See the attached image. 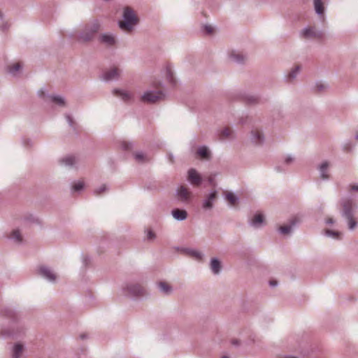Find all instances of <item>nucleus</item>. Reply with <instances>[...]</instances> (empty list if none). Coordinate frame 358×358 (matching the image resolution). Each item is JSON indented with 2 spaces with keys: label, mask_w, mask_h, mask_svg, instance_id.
Returning a JSON list of instances; mask_svg holds the SVG:
<instances>
[{
  "label": "nucleus",
  "mask_w": 358,
  "mask_h": 358,
  "mask_svg": "<svg viewBox=\"0 0 358 358\" xmlns=\"http://www.w3.org/2000/svg\"><path fill=\"white\" fill-rule=\"evenodd\" d=\"M124 20L119 22L120 27L122 30L130 32L133 27L138 23V18L134 11L127 7L124 10Z\"/></svg>",
  "instance_id": "f257e3e1"
},
{
  "label": "nucleus",
  "mask_w": 358,
  "mask_h": 358,
  "mask_svg": "<svg viewBox=\"0 0 358 358\" xmlns=\"http://www.w3.org/2000/svg\"><path fill=\"white\" fill-rule=\"evenodd\" d=\"M352 201L351 200H346L343 204V215L347 219L348 228L353 229L357 226V221L353 217L352 214Z\"/></svg>",
  "instance_id": "f03ea898"
},
{
  "label": "nucleus",
  "mask_w": 358,
  "mask_h": 358,
  "mask_svg": "<svg viewBox=\"0 0 358 358\" xmlns=\"http://www.w3.org/2000/svg\"><path fill=\"white\" fill-rule=\"evenodd\" d=\"M100 27L98 22L95 21L90 24H87L85 30L80 35V39L84 41L91 40L94 35L99 31Z\"/></svg>",
  "instance_id": "7ed1b4c3"
},
{
  "label": "nucleus",
  "mask_w": 358,
  "mask_h": 358,
  "mask_svg": "<svg viewBox=\"0 0 358 358\" xmlns=\"http://www.w3.org/2000/svg\"><path fill=\"white\" fill-rule=\"evenodd\" d=\"M163 94L160 91L157 92H146L142 96L141 101L145 103H155L162 99Z\"/></svg>",
  "instance_id": "20e7f679"
},
{
  "label": "nucleus",
  "mask_w": 358,
  "mask_h": 358,
  "mask_svg": "<svg viewBox=\"0 0 358 358\" xmlns=\"http://www.w3.org/2000/svg\"><path fill=\"white\" fill-rule=\"evenodd\" d=\"M302 36L304 38L320 39L322 38L323 33L316 31L314 27H309L303 31Z\"/></svg>",
  "instance_id": "39448f33"
},
{
  "label": "nucleus",
  "mask_w": 358,
  "mask_h": 358,
  "mask_svg": "<svg viewBox=\"0 0 358 358\" xmlns=\"http://www.w3.org/2000/svg\"><path fill=\"white\" fill-rule=\"evenodd\" d=\"M188 180L192 185L199 186L201 183V177L195 169H192L188 171Z\"/></svg>",
  "instance_id": "423d86ee"
},
{
  "label": "nucleus",
  "mask_w": 358,
  "mask_h": 358,
  "mask_svg": "<svg viewBox=\"0 0 358 358\" xmlns=\"http://www.w3.org/2000/svg\"><path fill=\"white\" fill-rule=\"evenodd\" d=\"M129 294L134 296H143L145 293L143 287L140 285H131L127 287Z\"/></svg>",
  "instance_id": "0eeeda50"
},
{
  "label": "nucleus",
  "mask_w": 358,
  "mask_h": 358,
  "mask_svg": "<svg viewBox=\"0 0 358 358\" xmlns=\"http://www.w3.org/2000/svg\"><path fill=\"white\" fill-rule=\"evenodd\" d=\"M119 76L120 70L117 68L114 67L104 73L103 78L106 80H110L117 78Z\"/></svg>",
  "instance_id": "6e6552de"
},
{
  "label": "nucleus",
  "mask_w": 358,
  "mask_h": 358,
  "mask_svg": "<svg viewBox=\"0 0 358 358\" xmlns=\"http://www.w3.org/2000/svg\"><path fill=\"white\" fill-rule=\"evenodd\" d=\"M178 196L182 200L186 201L190 198L191 192L186 186L182 185L178 189Z\"/></svg>",
  "instance_id": "1a4fd4ad"
},
{
  "label": "nucleus",
  "mask_w": 358,
  "mask_h": 358,
  "mask_svg": "<svg viewBox=\"0 0 358 358\" xmlns=\"http://www.w3.org/2000/svg\"><path fill=\"white\" fill-rule=\"evenodd\" d=\"M40 273L43 277L46 278L49 280L53 281L56 278L55 274L46 267H41Z\"/></svg>",
  "instance_id": "9d476101"
},
{
  "label": "nucleus",
  "mask_w": 358,
  "mask_h": 358,
  "mask_svg": "<svg viewBox=\"0 0 358 358\" xmlns=\"http://www.w3.org/2000/svg\"><path fill=\"white\" fill-rule=\"evenodd\" d=\"M299 222V218L297 217H294L291 220V225H283L280 227L279 229L282 234H287L290 232L292 226Z\"/></svg>",
  "instance_id": "9b49d317"
},
{
  "label": "nucleus",
  "mask_w": 358,
  "mask_h": 358,
  "mask_svg": "<svg viewBox=\"0 0 358 358\" xmlns=\"http://www.w3.org/2000/svg\"><path fill=\"white\" fill-rule=\"evenodd\" d=\"M101 41L107 45H113L115 43V38L110 34H103L101 36Z\"/></svg>",
  "instance_id": "f8f14e48"
},
{
  "label": "nucleus",
  "mask_w": 358,
  "mask_h": 358,
  "mask_svg": "<svg viewBox=\"0 0 358 358\" xmlns=\"http://www.w3.org/2000/svg\"><path fill=\"white\" fill-rule=\"evenodd\" d=\"M173 217L178 220H183L187 217V212L185 210L175 209L172 211Z\"/></svg>",
  "instance_id": "ddd939ff"
},
{
  "label": "nucleus",
  "mask_w": 358,
  "mask_h": 358,
  "mask_svg": "<svg viewBox=\"0 0 358 358\" xmlns=\"http://www.w3.org/2000/svg\"><path fill=\"white\" fill-rule=\"evenodd\" d=\"M217 197V193L215 192H212L204 201L203 207L204 208H210L213 207V201L215 200Z\"/></svg>",
  "instance_id": "4468645a"
},
{
  "label": "nucleus",
  "mask_w": 358,
  "mask_h": 358,
  "mask_svg": "<svg viewBox=\"0 0 358 358\" xmlns=\"http://www.w3.org/2000/svg\"><path fill=\"white\" fill-rule=\"evenodd\" d=\"M114 94L122 98L124 101H127L131 99V94L126 91L114 90Z\"/></svg>",
  "instance_id": "2eb2a0df"
},
{
  "label": "nucleus",
  "mask_w": 358,
  "mask_h": 358,
  "mask_svg": "<svg viewBox=\"0 0 358 358\" xmlns=\"http://www.w3.org/2000/svg\"><path fill=\"white\" fill-rule=\"evenodd\" d=\"M24 350L23 345L20 343H17L15 345L13 351V358H19L22 354Z\"/></svg>",
  "instance_id": "dca6fc26"
},
{
  "label": "nucleus",
  "mask_w": 358,
  "mask_h": 358,
  "mask_svg": "<svg viewBox=\"0 0 358 358\" xmlns=\"http://www.w3.org/2000/svg\"><path fill=\"white\" fill-rule=\"evenodd\" d=\"M225 198L228 203L232 206H235L237 203V197L236 195L231 192H227L225 193Z\"/></svg>",
  "instance_id": "f3484780"
},
{
  "label": "nucleus",
  "mask_w": 358,
  "mask_h": 358,
  "mask_svg": "<svg viewBox=\"0 0 358 358\" xmlns=\"http://www.w3.org/2000/svg\"><path fill=\"white\" fill-rule=\"evenodd\" d=\"M314 6L317 14L322 15L324 13V7L322 0H314Z\"/></svg>",
  "instance_id": "a211bd4d"
},
{
  "label": "nucleus",
  "mask_w": 358,
  "mask_h": 358,
  "mask_svg": "<svg viewBox=\"0 0 358 358\" xmlns=\"http://www.w3.org/2000/svg\"><path fill=\"white\" fill-rule=\"evenodd\" d=\"M210 268L214 273H218L221 268L220 262L217 259H213L210 263Z\"/></svg>",
  "instance_id": "6ab92c4d"
},
{
  "label": "nucleus",
  "mask_w": 358,
  "mask_h": 358,
  "mask_svg": "<svg viewBox=\"0 0 358 358\" xmlns=\"http://www.w3.org/2000/svg\"><path fill=\"white\" fill-rule=\"evenodd\" d=\"M264 222V216L261 213L256 214L252 219L251 223L252 225L257 227Z\"/></svg>",
  "instance_id": "aec40b11"
},
{
  "label": "nucleus",
  "mask_w": 358,
  "mask_h": 358,
  "mask_svg": "<svg viewBox=\"0 0 358 358\" xmlns=\"http://www.w3.org/2000/svg\"><path fill=\"white\" fill-rule=\"evenodd\" d=\"M232 134V130L229 127L224 128L220 134V138L222 140L229 138Z\"/></svg>",
  "instance_id": "412c9836"
},
{
  "label": "nucleus",
  "mask_w": 358,
  "mask_h": 358,
  "mask_svg": "<svg viewBox=\"0 0 358 358\" xmlns=\"http://www.w3.org/2000/svg\"><path fill=\"white\" fill-rule=\"evenodd\" d=\"M197 154L203 159H208L209 157V151L207 148L201 147L198 149Z\"/></svg>",
  "instance_id": "4be33fe9"
},
{
  "label": "nucleus",
  "mask_w": 358,
  "mask_h": 358,
  "mask_svg": "<svg viewBox=\"0 0 358 358\" xmlns=\"http://www.w3.org/2000/svg\"><path fill=\"white\" fill-rule=\"evenodd\" d=\"M20 69V63L17 62L8 66V71L12 74L15 75L16 73L19 71Z\"/></svg>",
  "instance_id": "5701e85b"
},
{
  "label": "nucleus",
  "mask_w": 358,
  "mask_h": 358,
  "mask_svg": "<svg viewBox=\"0 0 358 358\" xmlns=\"http://www.w3.org/2000/svg\"><path fill=\"white\" fill-rule=\"evenodd\" d=\"M252 135L254 137V141L256 143H260L262 141V132L257 129L252 131Z\"/></svg>",
  "instance_id": "b1692460"
},
{
  "label": "nucleus",
  "mask_w": 358,
  "mask_h": 358,
  "mask_svg": "<svg viewBox=\"0 0 358 358\" xmlns=\"http://www.w3.org/2000/svg\"><path fill=\"white\" fill-rule=\"evenodd\" d=\"M159 286L161 290L166 294H168L171 291V287H170V285L165 282H160L159 283Z\"/></svg>",
  "instance_id": "393cba45"
},
{
  "label": "nucleus",
  "mask_w": 358,
  "mask_h": 358,
  "mask_svg": "<svg viewBox=\"0 0 358 358\" xmlns=\"http://www.w3.org/2000/svg\"><path fill=\"white\" fill-rule=\"evenodd\" d=\"M328 166H329V163L328 162H324L320 166V169L321 176L324 179L328 178V177H329L328 175H327L325 173H326V170L328 168Z\"/></svg>",
  "instance_id": "a878e982"
},
{
  "label": "nucleus",
  "mask_w": 358,
  "mask_h": 358,
  "mask_svg": "<svg viewBox=\"0 0 358 358\" xmlns=\"http://www.w3.org/2000/svg\"><path fill=\"white\" fill-rule=\"evenodd\" d=\"M299 66H296L293 69H292V71L289 73L287 76L289 80H292L296 77L298 71H299Z\"/></svg>",
  "instance_id": "bb28decb"
},
{
  "label": "nucleus",
  "mask_w": 358,
  "mask_h": 358,
  "mask_svg": "<svg viewBox=\"0 0 358 358\" xmlns=\"http://www.w3.org/2000/svg\"><path fill=\"white\" fill-rule=\"evenodd\" d=\"M11 238L14 239L17 242H21L22 238L18 230H14L10 236Z\"/></svg>",
  "instance_id": "cd10ccee"
},
{
  "label": "nucleus",
  "mask_w": 358,
  "mask_h": 358,
  "mask_svg": "<svg viewBox=\"0 0 358 358\" xmlns=\"http://www.w3.org/2000/svg\"><path fill=\"white\" fill-rule=\"evenodd\" d=\"M135 159L138 162H145L148 161L149 159L147 158V157L143 154V153H136L135 154Z\"/></svg>",
  "instance_id": "c85d7f7f"
},
{
  "label": "nucleus",
  "mask_w": 358,
  "mask_h": 358,
  "mask_svg": "<svg viewBox=\"0 0 358 358\" xmlns=\"http://www.w3.org/2000/svg\"><path fill=\"white\" fill-rule=\"evenodd\" d=\"M326 234L337 239L341 238L342 235L341 233L338 231H334L329 229L326 230Z\"/></svg>",
  "instance_id": "c756f323"
},
{
  "label": "nucleus",
  "mask_w": 358,
  "mask_h": 358,
  "mask_svg": "<svg viewBox=\"0 0 358 358\" xmlns=\"http://www.w3.org/2000/svg\"><path fill=\"white\" fill-rule=\"evenodd\" d=\"M231 56L237 62H242L244 60V56L241 53L232 52Z\"/></svg>",
  "instance_id": "7c9ffc66"
},
{
  "label": "nucleus",
  "mask_w": 358,
  "mask_h": 358,
  "mask_svg": "<svg viewBox=\"0 0 358 358\" xmlns=\"http://www.w3.org/2000/svg\"><path fill=\"white\" fill-rule=\"evenodd\" d=\"M62 162L66 165H73L75 162V158L72 156L66 157L62 159Z\"/></svg>",
  "instance_id": "2f4dec72"
},
{
  "label": "nucleus",
  "mask_w": 358,
  "mask_h": 358,
  "mask_svg": "<svg viewBox=\"0 0 358 358\" xmlns=\"http://www.w3.org/2000/svg\"><path fill=\"white\" fill-rule=\"evenodd\" d=\"M189 255L196 260H201L202 257L201 254L199 252L195 250H191L189 252Z\"/></svg>",
  "instance_id": "473e14b6"
},
{
  "label": "nucleus",
  "mask_w": 358,
  "mask_h": 358,
  "mask_svg": "<svg viewBox=\"0 0 358 358\" xmlns=\"http://www.w3.org/2000/svg\"><path fill=\"white\" fill-rule=\"evenodd\" d=\"M84 187V182L83 181H78V182L75 183L73 186V189L74 191H79L82 189Z\"/></svg>",
  "instance_id": "72a5a7b5"
},
{
  "label": "nucleus",
  "mask_w": 358,
  "mask_h": 358,
  "mask_svg": "<svg viewBox=\"0 0 358 358\" xmlns=\"http://www.w3.org/2000/svg\"><path fill=\"white\" fill-rule=\"evenodd\" d=\"M166 76L171 83H173V73L171 67L168 66L166 69Z\"/></svg>",
  "instance_id": "f704fd0d"
},
{
  "label": "nucleus",
  "mask_w": 358,
  "mask_h": 358,
  "mask_svg": "<svg viewBox=\"0 0 358 358\" xmlns=\"http://www.w3.org/2000/svg\"><path fill=\"white\" fill-rule=\"evenodd\" d=\"M52 101L57 103V104H59V105H64V100L59 97V96H54L52 97Z\"/></svg>",
  "instance_id": "c9c22d12"
},
{
  "label": "nucleus",
  "mask_w": 358,
  "mask_h": 358,
  "mask_svg": "<svg viewBox=\"0 0 358 358\" xmlns=\"http://www.w3.org/2000/svg\"><path fill=\"white\" fill-rule=\"evenodd\" d=\"M204 30L208 34H211L214 32V28L211 25H205Z\"/></svg>",
  "instance_id": "e433bc0d"
},
{
  "label": "nucleus",
  "mask_w": 358,
  "mask_h": 358,
  "mask_svg": "<svg viewBox=\"0 0 358 358\" xmlns=\"http://www.w3.org/2000/svg\"><path fill=\"white\" fill-rule=\"evenodd\" d=\"M122 146L123 149H124L126 150H129L131 148V144L129 143H127V142H123L122 143Z\"/></svg>",
  "instance_id": "4c0bfd02"
},
{
  "label": "nucleus",
  "mask_w": 358,
  "mask_h": 358,
  "mask_svg": "<svg viewBox=\"0 0 358 358\" xmlns=\"http://www.w3.org/2000/svg\"><path fill=\"white\" fill-rule=\"evenodd\" d=\"M106 190V186L103 185L99 189H96L95 193L97 195L101 194L103 192Z\"/></svg>",
  "instance_id": "58836bf2"
},
{
  "label": "nucleus",
  "mask_w": 358,
  "mask_h": 358,
  "mask_svg": "<svg viewBox=\"0 0 358 358\" xmlns=\"http://www.w3.org/2000/svg\"><path fill=\"white\" fill-rule=\"evenodd\" d=\"M155 237V234L152 233V231H148V238L149 239H152Z\"/></svg>",
  "instance_id": "ea45409f"
},
{
  "label": "nucleus",
  "mask_w": 358,
  "mask_h": 358,
  "mask_svg": "<svg viewBox=\"0 0 358 358\" xmlns=\"http://www.w3.org/2000/svg\"><path fill=\"white\" fill-rule=\"evenodd\" d=\"M66 118H67V120L69 123L70 125H73V120L71 119V117L70 116H66Z\"/></svg>",
  "instance_id": "a19ab883"
},
{
  "label": "nucleus",
  "mask_w": 358,
  "mask_h": 358,
  "mask_svg": "<svg viewBox=\"0 0 358 358\" xmlns=\"http://www.w3.org/2000/svg\"><path fill=\"white\" fill-rule=\"evenodd\" d=\"M334 222V220L332 218H328L327 220V224H332Z\"/></svg>",
  "instance_id": "79ce46f5"
},
{
  "label": "nucleus",
  "mask_w": 358,
  "mask_h": 358,
  "mask_svg": "<svg viewBox=\"0 0 358 358\" xmlns=\"http://www.w3.org/2000/svg\"><path fill=\"white\" fill-rule=\"evenodd\" d=\"M276 284H277V282H276V281H275V280H271V281H270V285H271V286H274V285H275Z\"/></svg>",
  "instance_id": "37998d69"
},
{
  "label": "nucleus",
  "mask_w": 358,
  "mask_h": 358,
  "mask_svg": "<svg viewBox=\"0 0 358 358\" xmlns=\"http://www.w3.org/2000/svg\"><path fill=\"white\" fill-rule=\"evenodd\" d=\"M352 189H353V190H358V185H353V186H352Z\"/></svg>",
  "instance_id": "c03bdc74"
},
{
  "label": "nucleus",
  "mask_w": 358,
  "mask_h": 358,
  "mask_svg": "<svg viewBox=\"0 0 358 358\" xmlns=\"http://www.w3.org/2000/svg\"><path fill=\"white\" fill-rule=\"evenodd\" d=\"M317 87L318 88V90H321V89H320V87H321V88H323V87H324V85H318L317 86Z\"/></svg>",
  "instance_id": "a18cd8bd"
},
{
  "label": "nucleus",
  "mask_w": 358,
  "mask_h": 358,
  "mask_svg": "<svg viewBox=\"0 0 358 358\" xmlns=\"http://www.w3.org/2000/svg\"><path fill=\"white\" fill-rule=\"evenodd\" d=\"M291 161H292V159H291V158H289V157L287 158V159H286V160H285L286 163H289V162H290Z\"/></svg>",
  "instance_id": "49530a36"
},
{
  "label": "nucleus",
  "mask_w": 358,
  "mask_h": 358,
  "mask_svg": "<svg viewBox=\"0 0 358 358\" xmlns=\"http://www.w3.org/2000/svg\"><path fill=\"white\" fill-rule=\"evenodd\" d=\"M222 358H228L227 356H223Z\"/></svg>",
  "instance_id": "de8ad7c7"
},
{
  "label": "nucleus",
  "mask_w": 358,
  "mask_h": 358,
  "mask_svg": "<svg viewBox=\"0 0 358 358\" xmlns=\"http://www.w3.org/2000/svg\"><path fill=\"white\" fill-rule=\"evenodd\" d=\"M357 139H358V136H357Z\"/></svg>",
  "instance_id": "09e8293b"
}]
</instances>
